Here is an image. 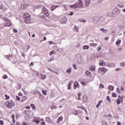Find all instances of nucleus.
Segmentation results:
<instances>
[{
  "mask_svg": "<svg viewBox=\"0 0 125 125\" xmlns=\"http://www.w3.org/2000/svg\"><path fill=\"white\" fill-rule=\"evenodd\" d=\"M89 70L91 72H94L95 71V66L93 65H91L89 68Z\"/></svg>",
  "mask_w": 125,
  "mask_h": 125,
  "instance_id": "14",
  "label": "nucleus"
},
{
  "mask_svg": "<svg viewBox=\"0 0 125 125\" xmlns=\"http://www.w3.org/2000/svg\"><path fill=\"white\" fill-rule=\"evenodd\" d=\"M5 21L6 22V23H4L5 27H10L12 26V22H11V21H10L8 19H5Z\"/></svg>",
  "mask_w": 125,
  "mask_h": 125,
  "instance_id": "5",
  "label": "nucleus"
},
{
  "mask_svg": "<svg viewBox=\"0 0 125 125\" xmlns=\"http://www.w3.org/2000/svg\"><path fill=\"white\" fill-rule=\"evenodd\" d=\"M101 49H102L101 47H98L97 51H100V50H101Z\"/></svg>",
  "mask_w": 125,
  "mask_h": 125,
  "instance_id": "56",
  "label": "nucleus"
},
{
  "mask_svg": "<svg viewBox=\"0 0 125 125\" xmlns=\"http://www.w3.org/2000/svg\"><path fill=\"white\" fill-rule=\"evenodd\" d=\"M41 125H45V122H41Z\"/></svg>",
  "mask_w": 125,
  "mask_h": 125,
  "instance_id": "51",
  "label": "nucleus"
},
{
  "mask_svg": "<svg viewBox=\"0 0 125 125\" xmlns=\"http://www.w3.org/2000/svg\"><path fill=\"white\" fill-rule=\"evenodd\" d=\"M114 88H115V87L113 85H109L108 86V89H110V90H114Z\"/></svg>",
  "mask_w": 125,
  "mask_h": 125,
  "instance_id": "22",
  "label": "nucleus"
},
{
  "mask_svg": "<svg viewBox=\"0 0 125 125\" xmlns=\"http://www.w3.org/2000/svg\"><path fill=\"white\" fill-rule=\"evenodd\" d=\"M48 70H49V71H50V72H52V73H55V74H56V75H59V73L58 72L52 70L50 68L48 69Z\"/></svg>",
  "mask_w": 125,
  "mask_h": 125,
  "instance_id": "23",
  "label": "nucleus"
},
{
  "mask_svg": "<svg viewBox=\"0 0 125 125\" xmlns=\"http://www.w3.org/2000/svg\"><path fill=\"white\" fill-rule=\"evenodd\" d=\"M85 7H88V5H89V3H90V0H85Z\"/></svg>",
  "mask_w": 125,
  "mask_h": 125,
  "instance_id": "11",
  "label": "nucleus"
},
{
  "mask_svg": "<svg viewBox=\"0 0 125 125\" xmlns=\"http://www.w3.org/2000/svg\"><path fill=\"white\" fill-rule=\"evenodd\" d=\"M11 118H12V120L15 119V116L14 115V114L12 115Z\"/></svg>",
  "mask_w": 125,
  "mask_h": 125,
  "instance_id": "54",
  "label": "nucleus"
},
{
  "mask_svg": "<svg viewBox=\"0 0 125 125\" xmlns=\"http://www.w3.org/2000/svg\"><path fill=\"white\" fill-rule=\"evenodd\" d=\"M83 49H88V48H89V46H88V45H84V46H83Z\"/></svg>",
  "mask_w": 125,
  "mask_h": 125,
  "instance_id": "27",
  "label": "nucleus"
},
{
  "mask_svg": "<svg viewBox=\"0 0 125 125\" xmlns=\"http://www.w3.org/2000/svg\"><path fill=\"white\" fill-rule=\"evenodd\" d=\"M61 22L62 24H65L67 22V18L63 17L62 19Z\"/></svg>",
  "mask_w": 125,
  "mask_h": 125,
  "instance_id": "12",
  "label": "nucleus"
},
{
  "mask_svg": "<svg viewBox=\"0 0 125 125\" xmlns=\"http://www.w3.org/2000/svg\"><path fill=\"white\" fill-rule=\"evenodd\" d=\"M63 121V117L62 116H60L57 121V124H59L60 122H62Z\"/></svg>",
  "mask_w": 125,
  "mask_h": 125,
  "instance_id": "15",
  "label": "nucleus"
},
{
  "mask_svg": "<svg viewBox=\"0 0 125 125\" xmlns=\"http://www.w3.org/2000/svg\"><path fill=\"white\" fill-rule=\"evenodd\" d=\"M99 71H101L102 73H104V74H105L106 72L108 71V69L104 67H102V68H99Z\"/></svg>",
  "mask_w": 125,
  "mask_h": 125,
  "instance_id": "8",
  "label": "nucleus"
},
{
  "mask_svg": "<svg viewBox=\"0 0 125 125\" xmlns=\"http://www.w3.org/2000/svg\"><path fill=\"white\" fill-rule=\"evenodd\" d=\"M122 125V123L120 122H117V125Z\"/></svg>",
  "mask_w": 125,
  "mask_h": 125,
  "instance_id": "63",
  "label": "nucleus"
},
{
  "mask_svg": "<svg viewBox=\"0 0 125 125\" xmlns=\"http://www.w3.org/2000/svg\"><path fill=\"white\" fill-rule=\"evenodd\" d=\"M100 87L101 88H104V85H103V84H102V83H101V84H100Z\"/></svg>",
  "mask_w": 125,
  "mask_h": 125,
  "instance_id": "49",
  "label": "nucleus"
},
{
  "mask_svg": "<svg viewBox=\"0 0 125 125\" xmlns=\"http://www.w3.org/2000/svg\"><path fill=\"white\" fill-rule=\"evenodd\" d=\"M4 96L5 97V100H9V99H10V97L8 95L5 94Z\"/></svg>",
  "mask_w": 125,
  "mask_h": 125,
  "instance_id": "25",
  "label": "nucleus"
},
{
  "mask_svg": "<svg viewBox=\"0 0 125 125\" xmlns=\"http://www.w3.org/2000/svg\"><path fill=\"white\" fill-rule=\"evenodd\" d=\"M121 42H122V41L120 39H118L117 42H116V45H117V46H120Z\"/></svg>",
  "mask_w": 125,
  "mask_h": 125,
  "instance_id": "17",
  "label": "nucleus"
},
{
  "mask_svg": "<svg viewBox=\"0 0 125 125\" xmlns=\"http://www.w3.org/2000/svg\"><path fill=\"white\" fill-rule=\"evenodd\" d=\"M13 32H14V33H18V31H17V29L14 28Z\"/></svg>",
  "mask_w": 125,
  "mask_h": 125,
  "instance_id": "53",
  "label": "nucleus"
},
{
  "mask_svg": "<svg viewBox=\"0 0 125 125\" xmlns=\"http://www.w3.org/2000/svg\"><path fill=\"white\" fill-rule=\"evenodd\" d=\"M81 95H82V93H81V92L79 93L78 94V97H80V96H81Z\"/></svg>",
  "mask_w": 125,
  "mask_h": 125,
  "instance_id": "64",
  "label": "nucleus"
},
{
  "mask_svg": "<svg viewBox=\"0 0 125 125\" xmlns=\"http://www.w3.org/2000/svg\"><path fill=\"white\" fill-rule=\"evenodd\" d=\"M103 102V101L102 100L100 101L98 103V105H99V106H100L101 103Z\"/></svg>",
  "mask_w": 125,
  "mask_h": 125,
  "instance_id": "50",
  "label": "nucleus"
},
{
  "mask_svg": "<svg viewBox=\"0 0 125 125\" xmlns=\"http://www.w3.org/2000/svg\"><path fill=\"white\" fill-rule=\"evenodd\" d=\"M21 83H18L17 87L18 89H20L21 88Z\"/></svg>",
  "mask_w": 125,
  "mask_h": 125,
  "instance_id": "29",
  "label": "nucleus"
},
{
  "mask_svg": "<svg viewBox=\"0 0 125 125\" xmlns=\"http://www.w3.org/2000/svg\"><path fill=\"white\" fill-rule=\"evenodd\" d=\"M99 65L100 66H105V62H103V61H101Z\"/></svg>",
  "mask_w": 125,
  "mask_h": 125,
  "instance_id": "20",
  "label": "nucleus"
},
{
  "mask_svg": "<svg viewBox=\"0 0 125 125\" xmlns=\"http://www.w3.org/2000/svg\"><path fill=\"white\" fill-rule=\"evenodd\" d=\"M44 17H49V13L48 12V10L45 6H43L42 9V12L41 13Z\"/></svg>",
  "mask_w": 125,
  "mask_h": 125,
  "instance_id": "3",
  "label": "nucleus"
},
{
  "mask_svg": "<svg viewBox=\"0 0 125 125\" xmlns=\"http://www.w3.org/2000/svg\"><path fill=\"white\" fill-rule=\"evenodd\" d=\"M73 67L74 68V69H75V70H77L78 69V68L77 67V64L73 63Z\"/></svg>",
  "mask_w": 125,
  "mask_h": 125,
  "instance_id": "36",
  "label": "nucleus"
},
{
  "mask_svg": "<svg viewBox=\"0 0 125 125\" xmlns=\"http://www.w3.org/2000/svg\"><path fill=\"white\" fill-rule=\"evenodd\" d=\"M44 121L43 118L40 119V118H35L34 120V122L36 124H40V122H43Z\"/></svg>",
  "mask_w": 125,
  "mask_h": 125,
  "instance_id": "6",
  "label": "nucleus"
},
{
  "mask_svg": "<svg viewBox=\"0 0 125 125\" xmlns=\"http://www.w3.org/2000/svg\"><path fill=\"white\" fill-rule=\"evenodd\" d=\"M81 84H82V85H85L86 83L84 82H81Z\"/></svg>",
  "mask_w": 125,
  "mask_h": 125,
  "instance_id": "58",
  "label": "nucleus"
},
{
  "mask_svg": "<svg viewBox=\"0 0 125 125\" xmlns=\"http://www.w3.org/2000/svg\"><path fill=\"white\" fill-rule=\"evenodd\" d=\"M18 95H19V96L22 97L23 96V94H22V93H19Z\"/></svg>",
  "mask_w": 125,
  "mask_h": 125,
  "instance_id": "61",
  "label": "nucleus"
},
{
  "mask_svg": "<svg viewBox=\"0 0 125 125\" xmlns=\"http://www.w3.org/2000/svg\"><path fill=\"white\" fill-rule=\"evenodd\" d=\"M116 103L117 104H121V100L120 99H118L116 101Z\"/></svg>",
  "mask_w": 125,
  "mask_h": 125,
  "instance_id": "37",
  "label": "nucleus"
},
{
  "mask_svg": "<svg viewBox=\"0 0 125 125\" xmlns=\"http://www.w3.org/2000/svg\"><path fill=\"white\" fill-rule=\"evenodd\" d=\"M79 87H80V84H79V82H78V81H75L74 82V87H73L74 89H76V88H79Z\"/></svg>",
  "mask_w": 125,
  "mask_h": 125,
  "instance_id": "7",
  "label": "nucleus"
},
{
  "mask_svg": "<svg viewBox=\"0 0 125 125\" xmlns=\"http://www.w3.org/2000/svg\"><path fill=\"white\" fill-rule=\"evenodd\" d=\"M54 60V59L53 58H51L49 60L48 62H51V61H53Z\"/></svg>",
  "mask_w": 125,
  "mask_h": 125,
  "instance_id": "47",
  "label": "nucleus"
},
{
  "mask_svg": "<svg viewBox=\"0 0 125 125\" xmlns=\"http://www.w3.org/2000/svg\"><path fill=\"white\" fill-rule=\"evenodd\" d=\"M40 97H41L42 99H43L44 97L42 94H40Z\"/></svg>",
  "mask_w": 125,
  "mask_h": 125,
  "instance_id": "55",
  "label": "nucleus"
},
{
  "mask_svg": "<svg viewBox=\"0 0 125 125\" xmlns=\"http://www.w3.org/2000/svg\"><path fill=\"white\" fill-rule=\"evenodd\" d=\"M34 65H35V63H34V62H31L30 63V66H34Z\"/></svg>",
  "mask_w": 125,
  "mask_h": 125,
  "instance_id": "62",
  "label": "nucleus"
},
{
  "mask_svg": "<svg viewBox=\"0 0 125 125\" xmlns=\"http://www.w3.org/2000/svg\"><path fill=\"white\" fill-rule=\"evenodd\" d=\"M83 102H84V103H86V102H87L88 101V99L87 98V96H84L83 97Z\"/></svg>",
  "mask_w": 125,
  "mask_h": 125,
  "instance_id": "10",
  "label": "nucleus"
},
{
  "mask_svg": "<svg viewBox=\"0 0 125 125\" xmlns=\"http://www.w3.org/2000/svg\"><path fill=\"white\" fill-rule=\"evenodd\" d=\"M55 8H57V6H52L51 8V10L53 11Z\"/></svg>",
  "mask_w": 125,
  "mask_h": 125,
  "instance_id": "28",
  "label": "nucleus"
},
{
  "mask_svg": "<svg viewBox=\"0 0 125 125\" xmlns=\"http://www.w3.org/2000/svg\"><path fill=\"white\" fill-rule=\"evenodd\" d=\"M70 7V8H74V9H76L77 8H83V3L82 0H78V2H76L73 5H71Z\"/></svg>",
  "mask_w": 125,
  "mask_h": 125,
  "instance_id": "1",
  "label": "nucleus"
},
{
  "mask_svg": "<svg viewBox=\"0 0 125 125\" xmlns=\"http://www.w3.org/2000/svg\"><path fill=\"white\" fill-rule=\"evenodd\" d=\"M27 97L24 96L22 97L21 102H24V101H25V100H27Z\"/></svg>",
  "mask_w": 125,
  "mask_h": 125,
  "instance_id": "18",
  "label": "nucleus"
},
{
  "mask_svg": "<svg viewBox=\"0 0 125 125\" xmlns=\"http://www.w3.org/2000/svg\"><path fill=\"white\" fill-rule=\"evenodd\" d=\"M102 125H108V124L105 121H103L102 122Z\"/></svg>",
  "mask_w": 125,
  "mask_h": 125,
  "instance_id": "41",
  "label": "nucleus"
},
{
  "mask_svg": "<svg viewBox=\"0 0 125 125\" xmlns=\"http://www.w3.org/2000/svg\"><path fill=\"white\" fill-rule=\"evenodd\" d=\"M66 73H68V74H71L72 73L71 69L70 68H69L66 70Z\"/></svg>",
  "mask_w": 125,
  "mask_h": 125,
  "instance_id": "31",
  "label": "nucleus"
},
{
  "mask_svg": "<svg viewBox=\"0 0 125 125\" xmlns=\"http://www.w3.org/2000/svg\"><path fill=\"white\" fill-rule=\"evenodd\" d=\"M5 105H7L9 109H11L15 106V103L12 101H7L5 102Z\"/></svg>",
  "mask_w": 125,
  "mask_h": 125,
  "instance_id": "4",
  "label": "nucleus"
},
{
  "mask_svg": "<svg viewBox=\"0 0 125 125\" xmlns=\"http://www.w3.org/2000/svg\"><path fill=\"white\" fill-rule=\"evenodd\" d=\"M117 93H119V94H121V91H120V88H117L116 89Z\"/></svg>",
  "mask_w": 125,
  "mask_h": 125,
  "instance_id": "43",
  "label": "nucleus"
},
{
  "mask_svg": "<svg viewBox=\"0 0 125 125\" xmlns=\"http://www.w3.org/2000/svg\"><path fill=\"white\" fill-rule=\"evenodd\" d=\"M112 13L113 14H119L120 13V10L118 9H114L112 11Z\"/></svg>",
  "mask_w": 125,
  "mask_h": 125,
  "instance_id": "9",
  "label": "nucleus"
},
{
  "mask_svg": "<svg viewBox=\"0 0 125 125\" xmlns=\"http://www.w3.org/2000/svg\"><path fill=\"white\" fill-rule=\"evenodd\" d=\"M30 106H31L32 109H33V110H35V109H36V105H35L34 104H30Z\"/></svg>",
  "mask_w": 125,
  "mask_h": 125,
  "instance_id": "24",
  "label": "nucleus"
},
{
  "mask_svg": "<svg viewBox=\"0 0 125 125\" xmlns=\"http://www.w3.org/2000/svg\"><path fill=\"white\" fill-rule=\"evenodd\" d=\"M79 113H78V110H75L74 111V114L76 115H78Z\"/></svg>",
  "mask_w": 125,
  "mask_h": 125,
  "instance_id": "46",
  "label": "nucleus"
},
{
  "mask_svg": "<svg viewBox=\"0 0 125 125\" xmlns=\"http://www.w3.org/2000/svg\"><path fill=\"white\" fill-rule=\"evenodd\" d=\"M25 108H26V109H27V110H29V109H30V108H31V107H30L29 105H28V106H26L25 107Z\"/></svg>",
  "mask_w": 125,
  "mask_h": 125,
  "instance_id": "59",
  "label": "nucleus"
},
{
  "mask_svg": "<svg viewBox=\"0 0 125 125\" xmlns=\"http://www.w3.org/2000/svg\"><path fill=\"white\" fill-rule=\"evenodd\" d=\"M23 18L24 22L26 24H29L31 22V15L28 13H24Z\"/></svg>",
  "mask_w": 125,
  "mask_h": 125,
  "instance_id": "2",
  "label": "nucleus"
},
{
  "mask_svg": "<svg viewBox=\"0 0 125 125\" xmlns=\"http://www.w3.org/2000/svg\"><path fill=\"white\" fill-rule=\"evenodd\" d=\"M7 78H8L7 77V75L4 74L3 77H2V79H7Z\"/></svg>",
  "mask_w": 125,
  "mask_h": 125,
  "instance_id": "45",
  "label": "nucleus"
},
{
  "mask_svg": "<svg viewBox=\"0 0 125 125\" xmlns=\"http://www.w3.org/2000/svg\"><path fill=\"white\" fill-rule=\"evenodd\" d=\"M100 31H102L103 33H108V30L104 28H101Z\"/></svg>",
  "mask_w": 125,
  "mask_h": 125,
  "instance_id": "21",
  "label": "nucleus"
},
{
  "mask_svg": "<svg viewBox=\"0 0 125 125\" xmlns=\"http://www.w3.org/2000/svg\"><path fill=\"white\" fill-rule=\"evenodd\" d=\"M0 125H3L4 124H3V121L2 120H0Z\"/></svg>",
  "mask_w": 125,
  "mask_h": 125,
  "instance_id": "52",
  "label": "nucleus"
},
{
  "mask_svg": "<svg viewBox=\"0 0 125 125\" xmlns=\"http://www.w3.org/2000/svg\"><path fill=\"white\" fill-rule=\"evenodd\" d=\"M45 121L46 122H50V118L49 117H46L45 118Z\"/></svg>",
  "mask_w": 125,
  "mask_h": 125,
  "instance_id": "39",
  "label": "nucleus"
},
{
  "mask_svg": "<svg viewBox=\"0 0 125 125\" xmlns=\"http://www.w3.org/2000/svg\"><path fill=\"white\" fill-rule=\"evenodd\" d=\"M41 79L42 80H45L46 79V76L45 75H42Z\"/></svg>",
  "mask_w": 125,
  "mask_h": 125,
  "instance_id": "34",
  "label": "nucleus"
},
{
  "mask_svg": "<svg viewBox=\"0 0 125 125\" xmlns=\"http://www.w3.org/2000/svg\"><path fill=\"white\" fill-rule=\"evenodd\" d=\"M53 109H57V106L56 105L51 106V109L53 110Z\"/></svg>",
  "mask_w": 125,
  "mask_h": 125,
  "instance_id": "30",
  "label": "nucleus"
},
{
  "mask_svg": "<svg viewBox=\"0 0 125 125\" xmlns=\"http://www.w3.org/2000/svg\"><path fill=\"white\" fill-rule=\"evenodd\" d=\"M56 53V52H55V51L53 50L49 52V55L50 56H51V55H53V54H55Z\"/></svg>",
  "mask_w": 125,
  "mask_h": 125,
  "instance_id": "19",
  "label": "nucleus"
},
{
  "mask_svg": "<svg viewBox=\"0 0 125 125\" xmlns=\"http://www.w3.org/2000/svg\"><path fill=\"white\" fill-rule=\"evenodd\" d=\"M43 6L42 5H39L37 7H38V8H42V7Z\"/></svg>",
  "mask_w": 125,
  "mask_h": 125,
  "instance_id": "57",
  "label": "nucleus"
},
{
  "mask_svg": "<svg viewBox=\"0 0 125 125\" xmlns=\"http://www.w3.org/2000/svg\"><path fill=\"white\" fill-rule=\"evenodd\" d=\"M42 93L43 95H46V91L45 90H42Z\"/></svg>",
  "mask_w": 125,
  "mask_h": 125,
  "instance_id": "42",
  "label": "nucleus"
},
{
  "mask_svg": "<svg viewBox=\"0 0 125 125\" xmlns=\"http://www.w3.org/2000/svg\"><path fill=\"white\" fill-rule=\"evenodd\" d=\"M85 75L87 76V77H89L90 78V77H91V72H89V71L87 70L85 73Z\"/></svg>",
  "mask_w": 125,
  "mask_h": 125,
  "instance_id": "13",
  "label": "nucleus"
},
{
  "mask_svg": "<svg viewBox=\"0 0 125 125\" xmlns=\"http://www.w3.org/2000/svg\"><path fill=\"white\" fill-rule=\"evenodd\" d=\"M37 93H40V91L37 90H35L33 91V94L34 95H36V94H37Z\"/></svg>",
  "mask_w": 125,
  "mask_h": 125,
  "instance_id": "32",
  "label": "nucleus"
},
{
  "mask_svg": "<svg viewBox=\"0 0 125 125\" xmlns=\"http://www.w3.org/2000/svg\"><path fill=\"white\" fill-rule=\"evenodd\" d=\"M6 58L8 59V60H9V58L11 57V55H8L7 56H5Z\"/></svg>",
  "mask_w": 125,
  "mask_h": 125,
  "instance_id": "40",
  "label": "nucleus"
},
{
  "mask_svg": "<svg viewBox=\"0 0 125 125\" xmlns=\"http://www.w3.org/2000/svg\"><path fill=\"white\" fill-rule=\"evenodd\" d=\"M107 15L108 16H109L110 17H111V16H112V14H110V13H107Z\"/></svg>",
  "mask_w": 125,
  "mask_h": 125,
  "instance_id": "60",
  "label": "nucleus"
},
{
  "mask_svg": "<svg viewBox=\"0 0 125 125\" xmlns=\"http://www.w3.org/2000/svg\"><path fill=\"white\" fill-rule=\"evenodd\" d=\"M97 44L95 43H90V46H97Z\"/></svg>",
  "mask_w": 125,
  "mask_h": 125,
  "instance_id": "33",
  "label": "nucleus"
},
{
  "mask_svg": "<svg viewBox=\"0 0 125 125\" xmlns=\"http://www.w3.org/2000/svg\"><path fill=\"white\" fill-rule=\"evenodd\" d=\"M77 108L78 109H82V110H85V108L83 106H78Z\"/></svg>",
  "mask_w": 125,
  "mask_h": 125,
  "instance_id": "26",
  "label": "nucleus"
},
{
  "mask_svg": "<svg viewBox=\"0 0 125 125\" xmlns=\"http://www.w3.org/2000/svg\"><path fill=\"white\" fill-rule=\"evenodd\" d=\"M16 99L17 101H20V97H19L18 96H16Z\"/></svg>",
  "mask_w": 125,
  "mask_h": 125,
  "instance_id": "48",
  "label": "nucleus"
},
{
  "mask_svg": "<svg viewBox=\"0 0 125 125\" xmlns=\"http://www.w3.org/2000/svg\"><path fill=\"white\" fill-rule=\"evenodd\" d=\"M112 97H117V94L115 93H112Z\"/></svg>",
  "mask_w": 125,
  "mask_h": 125,
  "instance_id": "44",
  "label": "nucleus"
},
{
  "mask_svg": "<svg viewBox=\"0 0 125 125\" xmlns=\"http://www.w3.org/2000/svg\"><path fill=\"white\" fill-rule=\"evenodd\" d=\"M120 66L121 67H125V62H121L120 63Z\"/></svg>",
  "mask_w": 125,
  "mask_h": 125,
  "instance_id": "38",
  "label": "nucleus"
},
{
  "mask_svg": "<svg viewBox=\"0 0 125 125\" xmlns=\"http://www.w3.org/2000/svg\"><path fill=\"white\" fill-rule=\"evenodd\" d=\"M72 83H73V82H72V81L68 83V84L67 85H68L67 89H71L72 87H71V86L72 85Z\"/></svg>",
  "mask_w": 125,
  "mask_h": 125,
  "instance_id": "16",
  "label": "nucleus"
},
{
  "mask_svg": "<svg viewBox=\"0 0 125 125\" xmlns=\"http://www.w3.org/2000/svg\"><path fill=\"white\" fill-rule=\"evenodd\" d=\"M106 100H107V101H108V102H111V99H110V97H109V96H107L106 97Z\"/></svg>",
  "mask_w": 125,
  "mask_h": 125,
  "instance_id": "35",
  "label": "nucleus"
}]
</instances>
